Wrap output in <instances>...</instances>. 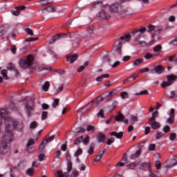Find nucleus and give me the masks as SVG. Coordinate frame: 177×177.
Returning <instances> with one entry per match:
<instances>
[{"instance_id": "338daca9", "label": "nucleus", "mask_w": 177, "mask_h": 177, "mask_svg": "<svg viewBox=\"0 0 177 177\" xmlns=\"http://www.w3.org/2000/svg\"><path fill=\"white\" fill-rule=\"evenodd\" d=\"M121 46H122L118 44L116 48V53L120 55H121Z\"/></svg>"}, {"instance_id": "de8ad7c7", "label": "nucleus", "mask_w": 177, "mask_h": 177, "mask_svg": "<svg viewBox=\"0 0 177 177\" xmlns=\"http://www.w3.org/2000/svg\"><path fill=\"white\" fill-rule=\"evenodd\" d=\"M117 95V90L113 89L111 91H109L108 93V97L110 96H115Z\"/></svg>"}, {"instance_id": "f704fd0d", "label": "nucleus", "mask_w": 177, "mask_h": 177, "mask_svg": "<svg viewBox=\"0 0 177 177\" xmlns=\"http://www.w3.org/2000/svg\"><path fill=\"white\" fill-rule=\"evenodd\" d=\"M171 164L167 166V168H172V167H175L177 165V161L175 158L171 159Z\"/></svg>"}, {"instance_id": "7c9ffc66", "label": "nucleus", "mask_w": 177, "mask_h": 177, "mask_svg": "<svg viewBox=\"0 0 177 177\" xmlns=\"http://www.w3.org/2000/svg\"><path fill=\"white\" fill-rule=\"evenodd\" d=\"M49 86H50V84H49L48 82H46L44 83V85H43L41 86L43 91H44L45 92H48V89H49Z\"/></svg>"}, {"instance_id": "13d9d810", "label": "nucleus", "mask_w": 177, "mask_h": 177, "mask_svg": "<svg viewBox=\"0 0 177 177\" xmlns=\"http://www.w3.org/2000/svg\"><path fill=\"white\" fill-rule=\"evenodd\" d=\"M89 136H86L85 138H83L82 141L83 143L86 145L88 143H89Z\"/></svg>"}, {"instance_id": "f3484780", "label": "nucleus", "mask_w": 177, "mask_h": 177, "mask_svg": "<svg viewBox=\"0 0 177 177\" xmlns=\"http://www.w3.org/2000/svg\"><path fill=\"white\" fill-rule=\"evenodd\" d=\"M109 77H110V75L106 73L97 77L95 80L97 81V82H102V81H103L104 78H109Z\"/></svg>"}, {"instance_id": "f8f14e48", "label": "nucleus", "mask_w": 177, "mask_h": 177, "mask_svg": "<svg viewBox=\"0 0 177 177\" xmlns=\"http://www.w3.org/2000/svg\"><path fill=\"white\" fill-rule=\"evenodd\" d=\"M106 153V149H104L102 151H100L98 154L95 156V158L93 159V161L95 162H99L102 158H103V156Z\"/></svg>"}, {"instance_id": "9d476101", "label": "nucleus", "mask_w": 177, "mask_h": 177, "mask_svg": "<svg viewBox=\"0 0 177 177\" xmlns=\"http://www.w3.org/2000/svg\"><path fill=\"white\" fill-rule=\"evenodd\" d=\"M149 125L152 129H158L161 127L160 122L153 120H149Z\"/></svg>"}, {"instance_id": "9b49d317", "label": "nucleus", "mask_w": 177, "mask_h": 177, "mask_svg": "<svg viewBox=\"0 0 177 177\" xmlns=\"http://www.w3.org/2000/svg\"><path fill=\"white\" fill-rule=\"evenodd\" d=\"M109 9L111 12H113V13H117V12H118V10L121 9V6L118 3H114L110 6Z\"/></svg>"}, {"instance_id": "a18cd8bd", "label": "nucleus", "mask_w": 177, "mask_h": 177, "mask_svg": "<svg viewBox=\"0 0 177 177\" xmlns=\"http://www.w3.org/2000/svg\"><path fill=\"white\" fill-rule=\"evenodd\" d=\"M169 131H171V127H169V126L166 125L165 127H163L162 128V132H164V133H167V132H169Z\"/></svg>"}, {"instance_id": "c9c22d12", "label": "nucleus", "mask_w": 177, "mask_h": 177, "mask_svg": "<svg viewBox=\"0 0 177 177\" xmlns=\"http://www.w3.org/2000/svg\"><path fill=\"white\" fill-rule=\"evenodd\" d=\"M120 97L122 99H128V97H129V95L128 93H127L125 91H122L120 93Z\"/></svg>"}, {"instance_id": "20e7f679", "label": "nucleus", "mask_w": 177, "mask_h": 177, "mask_svg": "<svg viewBox=\"0 0 177 177\" xmlns=\"http://www.w3.org/2000/svg\"><path fill=\"white\" fill-rule=\"evenodd\" d=\"M34 109H35V102H34V101H28L25 103V111L28 117L32 115Z\"/></svg>"}, {"instance_id": "c85d7f7f", "label": "nucleus", "mask_w": 177, "mask_h": 177, "mask_svg": "<svg viewBox=\"0 0 177 177\" xmlns=\"http://www.w3.org/2000/svg\"><path fill=\"white\" fill-rule=\"evenodd\" d=\"M138 165H139V163H138V162H135L128 165L127 167L129 169H134L135 168H136V167H138Z\"/></svg>"}, {"instance_id": "423d86ee", "label": "nucleus", "mask_w": 177, "mask_h": 177, "mask_svg": "<svg viewBox=\"0 0 177 177\" xmlns=\"http://www.w3.org/2000/svg\"><path fill=\"white\" fill-rule=\"evenodd\" d=\"M63 38H67V35L64 33H59L55 36H53L50 40L48 41V44H55L56 41H59V39H62Z\"/></svg>"}, {"instance_id": "0eeeda50", "label": "nucleus", "mask_w": 177, "mask_h": 177, "mask_svg": "<svg viewBox=\"0 0 177 177\" xmlns=\"http://www.w3.org/2000/svg\"><path fill=\"white\" fill-rule=\"evenodd\" d=\"M131 41V35L127 34L122 36L118 39V45L122 46V44H125V42H129Z\"/></svg>"}, {"instance_id": "8fccbe9b", "label": "nucleus", "mask_w": 177, "mask_h": 177, "mask_svg": "<svg viewBox=\"0 0 177 177\" xmlns=\"http://www.w3.org/2000/svg\"><path fill=\"white\" fill-rule=\"evenodd\" d=\"M155 167L157 169H161V162L160 160H156Z\"/></svg>"}, {"instance_id": "4c0bfd02", "label": "nucleus", "mask_w": 177, "mask_h": 177, "mask_svg": "<svg viewBox=\"0 0 177 177\" xmlns=\"http://www.w3.org/2000/svg\"><path fill=\"white\" fill-rule=\"evenodd\" d=\"M171 85H172V84L168 80L162 82V83L161 84L162 88H166V86H171Z\"/></svg>"}, {"instance_id": "cd10ccee", "label": "nucleus", "mask_w": 177, "mask_h": 177, "mask_svg": "<svg viewBox=\"0 0 177 177\" xmlns=\"http://www.w3.org/2000/svg\"><path fill=\"white\" fill-rule=\"evenodd\" d=\"M158 115H160L158 111H155L154 112L152 113L151 117L149 118V120H156V118H158Z\"/></svg>"}, {"instance_id": "4be33fe9", "label": "nucleus", "mask_w": 177, "mask_h": 177, "mask_svg": "<svg viewBox=\"0 0 177 177\" xmlns=\"http://www.w3.org/2000/svg\"><path fill=\"white\" fill-rule=\"evenodd\" d=\"M156 74H161L164 72V68L162 66H157L153 68Z\"/></svg>"}, {"instance_id": "72a5a7b5", "label": "nucleus", "mask_w": 177, "mask_h": 177, "mask_svg": "<svg viewBox=\"0 0 177 177\" xmlns=\"http://www.w3.org/2000/svg\"><path fill=\"white\" fill-rule=\"evenodd\" d=\"M65 86H66V85H64V84H62V85L59 86V87L55 90V95H57V93H60V92H62V91H63V89H64Z\"/></svg>"}, {"instance_id": "e2e57ef3", "label": "nucleus", "mask_w": 177, "mask_h": 177, "mask_svg": "<svg viewBox=\"0 0 177 177\" xmlns=\"http://www.w3.org/2000/svg\"><path fill=\"white\" fill-rule=\"evenodd\" d=\"M87 132H95V127L88 126L86 128Z\"/></svg>"}, {"instance_id": "aec40b11", "label": "nucleus", "mask_w": 177, "mask_h": 177, "mask_svg": "<svg viewBox=\"0 0 177 177\" xmlns=\"http://www.w3.org/2000/svg\"><path fill=\"white\" fill-rule=\"evenodd\" d=\"M87 66H89V62L86 61L84 63V65L80 66L77 69V73H82L85 70V67H87Z\"/></svg>"}, {"instance_id": "603ef678", "label": "nucleus", "mask_w": 177, "mask_h": 177, "mask_svg": "<svg viewBox=\"0 0 177 177\" xmlns=\"http://www.w3.org/2000/svg\"><path fill=\"white\" fill-rule=\"evenodd\" d=\"M77 133H85V129L82 128V127H77L76 129Z\"/></svg>"}, {"instance_id": "dca6fc26", "label": "nucleus", "mask_w": 177, "mask_h": 177, "mask_svg": "<svg viewBox=\"0 0 177 177\" xmlns=\"http://www.w3.org/2000/svg\"><path fill=\"white\" fill-rule=\"evenodd\" d=\"M99 15L101 19H106V20L110 19V15L107 14V12H106L104 10H101L99 12Z\"/></svg>"}, {"instance_id": "bb28decb", "label": "nucleus", "mask_w": 177, "mask_h": 177, "mask_svg": "<svg viewBox=\"0 0 177 177\" xmlns=\"http://www.w3.org/2000/svg\"><path fill=\"white\" fill-rule=\"evenodd\" d=\"M94 151H95V143H91L89 146L88 153V154H93Z\"/></svg>"}, {"instance_id": "5701e85b", "label": "nucleus", "mask_w": 177, "mask_h": 177, "mask_svg": "<svg viewBox=\"0 0 177 177\" xmlns=\"http://www.w3.org/2000/svg\"><path fill=\"white\" fill-rule=\"evenodd\" d=\"M153 57H156V54L147 53L144 55V59H145V60H150V59H153Z\"/></svg>"}, {"instance_id": "4d7b16f0", "label": "nucleus", "mask_w": 177, "mask_h": 177, "mask_svg": "<svg viewBox=\"0 0 177 177\" xmlns=\"http://www.w3.org/2000/svg\"><path fill=\"white\" fill-rule=\"evenodd\" d=\"M71 169H73V162H69L67 163V171L68 172H71Z\"/></svg>"}, {"instance_id": "3c124183", "label": "nucleus", "mask_w": 177, "mask_h": 177, "mask_svg": "<svg viewBox=\"0 0 177 177\" xmlns=\"http://www.w3.org/2000/svg\"><path fill=\"white\" fill-rule=\"evenodd\" d=\"M83 140V137L80 136L79 138H77L75 142H74V145H79L80 143H81V142H82Z\"/></svg>"}, {"instance_id": "79ce46f5", "label": "nucleus", "mask_w": 177, "mask_h": 177, "mask_svg": "<svg viewBox=\"0 0 177 177\" xmlns=\"http://www.w3.org/2000/svg\"><path fill=\"white\" fill-rule=\"evenodd\" d=\"M161 49H162V46H161V45H157L153 48V50L156 53L157 52H160Z\"/></svg>"}, {"instance_id": "a19ab883", "label": "nucleus", "mask_w": 177, "mask_h": 177, "mask_svg": "<svg viewBox=\"0 0 177 177\" xmlns=\"http://www.w3.org/2000/svg\"><path fill=\"white\" fill-rule=\"evenodd\" d=\"M164 135H165V133H164L162 132L157 131L156 135V139H157V140L161 139V138H162V136H164Z\"/></svg>"}, {"instance_id": "412c9836", "label": "nucleus", "mask_w": 177, "mask_h": 177, "mask_svg": "<svg viewBox=\"0 0 177 177\" xmlns=\"http://www.w3.org/2000/svg\"><path fill=\"white\" fill-rule=\"evenodd\" d=\"M127 157L124 156L121 161L119 162L118 164L115 165V167H124V165H125V164H127Z\"/></svg>"}, {"instance_id": "052dcab7", "label": "nucleus", "mask_w": 177, "mask_h": 177, "mask_svg": "<svg viewBox=\"0 0 177 177\" xmlns=\"http://www.w3.org/2000/svg\"><path fill=\"white\" fill-rule=\"evenodd\" d=\"M170 99H174V97H177V93L174 91L170 92Z\"/></svg>"}, {"instance_id": "b1692460", "label": "nucleus", "mask_w": 177, "mask_h": 177, "mask_svg": "<svg viewBox=\"0 0 177 177\" xmlns=\"http://www.w3.org/2000/svg\"><path fill=\"white\" fill-rule=\"evenodd\" d=\"M167 81H169V82H170V84H174V81H176V75H167Z\"/></svg>"}, {"instance_id": "f257e3e1", "label": "nucleus", "mask_w": 177, "mask_h": 177, "mask_svg": "<svg viewBox=\"0 0 177 177\" xmlns=\"http://www.w3.org/2000/svg\"><path fill=\"white\" fill-rule=\"evenodd\" d=\"M0 117L6 121L5 133L0 140V154H5L10 150L9 144L12 143V140H13V133L12 132L15 131V128L21 129L23 122L17 123L16 120L10 118L6 109H0Z\"/></svg>"}, {"instance_id": "2f4dec72", "label": "nucleus", "mask_w": 177, "mask_h": 177, "mask_svg": "<svg viewBox=\"0 0 177 177\" xmlns=\"http://www.w3.org/2000/svg\"><path fill=\"white\" fill-rule=\"evenodd\" d=\"M59 102H60V100L55 98L52 104L53 109H56V107L59 106Z\"/></svg>"}, {"instance_id": "393cba45", "label": "nucleus", "mask_w": 177, "mask_h": 177, "mask_svg": "<svg viewBox=\"0 0 177 177\" xmlns=\"http://www.w3.org/2000/svg\"><path fill=\"white\" fill-rule=\"evenodd\" d=\"M140 150H138L136 151V153L131 154L130 156V160H136V158H138V157H139V156H140Z\"/></svg>"}, {"instance_id": "c756f323", "label": "nucleus", "mask_w": 177, "mask_h": 177, "mask_svg": "<svg viewBox=\"0 0 177 177\" xmlns=\"http://www.w3.org/2000/svg\"><path fill=\"white\" fill-rule=\"evenodd\" d=\"M95 28H93V26H89L86 28V32H88V35H92L93 34Z\"/></svg>"}, {"instance_id": "1a4fd4ad", "label": "nucleus", "mask_w": 177, "mask_h": 177, "mask_svg": "<svg viewBox=\"0 0 177 177\" xmlns=\"http://www.w3.org/2000/svg\"><path fill=\"white\" fill-rule=\"evenodd\" d=\"M115 120L118 122H124V124H128V120H125V116L121 112H118V115L115 116Z\"/></svg>"}, {"instance_id": "e433bc0d", "label": "nucleus", "mask_w": 177, "mask_h": 177, "mask_svg": "<svg viewBox=\"0 0 177 177\" xmlns=\"http://www.w3.org/2000/svg\"><path fill=\"white\" fill-rule=\"evenodd\" d=\"M156 26L153 25H149L147 26L148 32H151L152 31H156Z\"/></svg>"}, {"instance_id": "6e6d98bb", "label": "nucleus", "mask_w": 177, "mask_h": 177, "mask_svg": "<svg viewBox=\"0 0 177 177\" xmlns=\"http://www.w3.org/2000/svg\"><path fill=\"white\" fill-rule=\"evenodd\" d=\"M46 158V156L44 153H40L38 156L39 161H44Z\"/></svg>"}, {"instance_id": "6ab92c4d", "label": "nucleus", "mask_w": 177, "mask_h": 177, "mask_svg": "<svg viewBox=\"0 0 177 177\" xmlns=\"http://www.w3.org/2000/svg\"><path fill=\"white\" fill-rule=\"evenodd\" d=\"M56 10V8L55 7L49 6V7H45L42 12L43 13H46V12H48L49 13H52Z\"/></svg>"}, {"instance_id": "a211bd4d", "label": "nucleus", "mask_w": 177, "mask_h": 177, "mask_svg": "<svg viewBox=\"0 0 177 177\" xmlns=\"http://www.w3.org/2000/svg\"><path fill=\"white\" fill-rule=\"evenodd\" d=\"M144 62H145V59H143V58H140V59H136L133 62V66L134 67L140 66V64H143Z\"/></svg>"}, {"instance_id": "bf43d9fd", "label": "nucleus", "mask_w": 177, "mask_h": 177, "mask_svg": "<svg viewBox=\"0 0 177 177\" xmlns=\"http://www.w3.org/2000/svg\"><path fill=\"white\" fill-rule=\"evenodd\" d=\"M169 140H175L176 139V133H172L169 135Z\"/></svg>"}, {"instance_id": "49530a36", "label": "nucleus", "mask_w": 177, "mask_h": 177, "mask_svg": "<svg viewBox=\"0 0 177 177\" xmlns=\"http://www.w3.org/2000/svg\"><path fill=\"white\" fill-rule=\"evenodd\" d=\"M25 32H26L28 35H34V32H32V30H31L30 28H26Z\"/></svg>"}, {"instance_id": "58836bf2", "label": "nucleus", "mask_w": 177, "mask_h": 177, "mask_svg": "<svg viewBox=\"0 0 177 177\" xmlns=\"http://www.w3.org/2000/svg\"><path fill=\"white\" fill-rule=\"evenodd\" d=\"M39 3H40L41 6H45V5H49L50 3H49V0H40Z\"/></svg>"}, {"instance_id": "a878e982", "label": "nucleus", "mask_w": 177, "mask_h": 177, "mask_svg": "<svg viewBox=\"0 0 177 177\" xmlns=\"http://www.w3.org/2000/svg\"><path fill=\"white\" fill-rule=\"evenodd\" d=\"M56 177H68V173H63L62 171H58L56 173Z\"/></svg>"}, {"instance_id": "09e8293b", "label": "nucleus", "mask_w": 177, "mask_h": 177, "mask_svg": "<svg viewBox=\"0 0 177 177\" xmlns=\"http://www.w3.org/2000/svg\"><path fill=\"white\" fill-rule=\"evenodd\" d=\"M46 118H48V112L43 111L41 113V120H42L44 121V120H46Z\"/></svg>"}, {"instance_id": "69168bd1", "label": "nucleus", "mask_w": 177, "mask_h": 177, "mask_svg": "<svg viewBox=\"0 0 177 177\" xmlns=\"http://www.w3.org/2000/svg\"><path fill=\"white\" fill-rule=\"evenodd\" d=\"M169 44H170V45H174V46L177 45V36H176V37L173 39V40H171V41H170Z\"/></svg>"}, {"instance_id": "ddd939ff", "label": "nucleus", "mask_w": 177, "mask_h": 177, "mask_svg": "<svg viewBox=\"0 0 177 177\" xmlns=\"http://www.w3.org/2000/svg\"><path fill=\"white\" fill-rule=\"evenodd\" d=\"M102 100H103V98H102L101 97H97L95 100H92L90 103H88L85 107H88V109H91L93 103L99 104V103H100Z\"/></svg>"}, {"instance_id": "6e6552de", "label": "nucleus", "mask_w": 177, "mask_h": 177, "mask_svg": "<svg viewBox=\"0 0 177 177\" xmlns=\"http://www.w3.org/2000/svg\"><path fill=\"white\" fill-rule=\"evenodd\" d=\"M66 62H69L71 64H73V63H74V62L77 61V59H78V54L70 53L66 55Z\"/></svg>"}, {"instance_id": "0e129e2a", "label": "nucleus", "mask_w": 177, "mask_h": 177, "mask_svg": "<svg viewBox=\"0 0 177 177\" xmlns=\"http://www.w3.org/2000/svg\"><path fill=\"white\" fill-rule=\"evenodd\" d=\"M156 149V144H151L148 147L149 151H153Z\"/></svg>"}, {"instance_id": "680f3d73", "label": "nucleus", "mask_w": 177, "mask_h": 177, "mask_svg": "<svg viewBox=\"0 0 177 177\" xmlns=\"http://www.w3.org/2000/svg\"><path fill=\"white\" fill-rule=\"evenodd\" d=\"M44 70H52L50 66H41L39 68V71H44Z\"/></svg>"}, {"instance_id": "4468645a", "label": "nucleus", "mask_w": 177, "mask_h": 177, "mask_svg": "<svg viewBox=\"0 0 177 177\" xmlns=\"http://www.w3.org/2000/svg\"><path fill=\"white\" fill-rule=\"evenodd\" d=\"M97 140L99 143H104V140H106V135L102 133H98L97 135Z\"/></svg>"}, {"instance_id": "c03bdc74", "label": "nucleus", "mask_w": 177, "mask_h": 177, "mask_svg": "<svg viewBox=\"0 0 177 177\" xmlns=\"http://www.w3.org/2000/svg\"><path fill=\"white\" fill-rule=\"evenodd\" d=\"M1 75L3 76L4 80H8V71L3 70L1 73Z\"/></svg>"}, {"instance_id": "5fc2aeb1", "label": "nucleus", "mask_w": 177, "mask_h": 177, "mask_svg": "<svg viewBox=\"0 0 177 177\" xmlns=\"http://www.w3.org/2000/svg\"><path fill=\"white\" fill-rule=\"evenodd\" d=\"M7 68L8 70H10L11 71H13V70H15V65L12 63H9L7 65Z\"/></svg>"}, {"instance_id": "37998d69", "label": "nucleus", "mask_w": 177, "mask_h": 177, "mask_svg": "<svg viewBox=\"0 0 177 177\" xmlns=\"http://www.w3.org/2000/svg\"><path fill=\"white\" fill-rule=\"evenodd\" d=\"M82 154V149L81 148H78L77 150L75 152L74 156L78 157L79 156H81Z\"/></svg>"}, {"instance_id": "473e14b6", "label": "nucleus", "mask_w": 177, "mask_h": 177, "mask_svg": "<svg viewBox=\"0 0 177 177\" xmlns=\"http://www.w3.org/2000/svg\"><path fill=\"white\" fill-rule=\"evenodd\" d=\"M175 121V118L174 115H170L166 120L167 124H174Z\"/></svg>"}, {"instance_id": "f03ea898", "label": "nucleus", "mask_w": 177, "mask_h": 177, "mask_svg": "<svg viewBox=\"0 0 177 177\" xmlns=\"http://www.w3.org/2000/svg\"><path fill=\"white\" fill-rule=\"evenodd\" d=\"M146 27H142L139 29H136L133 32V35H136L135 37V41L137 42L138 46H140L141 48H145V46H147V43L143 40H140V38L143 37V34L146 32Z\"/></svg>"}, {"instance_id": "2eb2a0df", "label": "nucleus", "mask_w": 177, "mask_h": 177, "mask_svg": "<svg viewBox=\"0 0 177 177\" xmlns=\"http://www.w3.org/2000/svg\"><path fill=\"white\" fill-rule=\"evenodd\" d=\"M111 136H115L117 139H121L124 136V132L120 131L117 133L115 131H112L110 133Z\"/></svg>"}, {"instance_id": "7ed1b4c3", "label": "nucleus", "mask_w": 177, "mask_h": 177, "mask_svg": "<svg viewBox=\"0 0 177 177\" xmlns=\"http://www.w3.org/2000/svg\"><path fill=\"white\" fill-rule=\"evenodd\" d=\"M34 63V56L29 55L27 57L22 59L20 62V67L21 68H29Z\"/></svg>"}, {"instance_id": "39448f33", "label": "nucleus", "mask_w": 177, "mask_h": 177, "mask_svg": "<svg viewBox=\"0 0 177 177\" xmlns=\"http://www.w3.org/2000/svg\"><path fill=\"white\" fill-rule=\"evenodd\" d=\"M55 140V136H51L50 137H46L40 144L39 148V153H44L45 151V147H46V145L48 143H50L52 140Z\"/></svg>"}, {"instance_id": "ea45409f", "label": "nucleus", "mask_w": 177, "mask_h": 177, "mask_svg": "<svg viewBox=\"0 0 177 177\" xmlns=\"http://www.w3.org/2000/svg\"><path fill=\"white\" fill-rule=\"evenodd\" d=\"M37 127H38V123L35 121H33L30 124V129H35V128H37Z\"/></svg>"}, {"instance_id": "864d4df0", "label": "nucleus", "mask_w": 177, "mask_h": 177, "mask_svg": "<svg viewBox=\"0 0 177 177\" xmlns=\"http://www.w3.org/2000/svg\"><path fill=\"white\" fill-rule=\"evenodd\" d=\"M102 63H110V57L107 55L104 56Z\"/></svg>"}, {"instance_id": "774afa93", "label": "nucleus", "mask_w": 177, "mask_h": 177, "mask_svg": "<svg viewBox=\"0 0 177 177\" xmlns=\"http://www.w3.org/2000/svg\"><path fill=\"white\" fill-rule=\"evenodd\" d=\"M78 175H80V173L78 172V171L74 170V171L72 172V175H71L70 177H77V176H78Z\"/></svg>"}]
</instances>
